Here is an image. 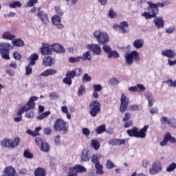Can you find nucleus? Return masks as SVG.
<instances>
[{"instance_id": "nucleus-1", "label": "nucleus", "mask_w": 176, "mask_h": 176, "mask_svg": "<svg viewBox=\"0 0 176 176\" xmlns=\"http://www.w3.org/2000/svg\"><path fill=\"white\" fill-rule=\"evenodd\" d=\"M148 7L147 8L148 12H144L142 14V17H145L146 20L154 19L159 13V9L156 7L153 2H147Z\"/></svg>"}, {"instance_id": "nucleus-2", "label": "nucleus", "mask_w": 176, "mask_h": 176, "mask_svg": "<svg viewBox=\"0 0 176 176\" xmlns=\"http://www.w3.org/2000/svg\"><path fill=\"white\" fill-rule=\"evenodd\" d=\"M54 129L55 131H61L63 134H67L69 126H68V123L63 118H58L55 121Z\"/></svg>"}, {"instance_id": "nucleus-3", "label": "nucleus", "mask_w": 176, "mask_h": 176, "mask_svg": "<svg viewBox=\"0 0 176 176\" xmlns=\"http://www.w3.org/2000/svg\"><path fill=\"white\" fill-rule=\"evenodd\" d=\"M94 36L99 45H105L109 42V36L105 32L96 30L94 32Z\"/></svg>"}, {"instance_id": "nucleus-4", "label": "nucleus", "mask_w": 176, "mask_h": 176, "mask_svg": "<svg viewBox=\"0 0 176 176\" xmlns=\"http://www.w3.org/2000/svg\"><path fill=\"white\" fill-rule=\"evenodd\" d=\"M38 100V97L32 96L30 98L29 101L19 110L18 115H23L24 112H28V111H32L35 108V102Z\"/></svg>"}, {"instance_id": "nucleus-5", "label": "nucleus", "mask_w": 176, "mask_h": 176, "mask_svg": "<svg viewBox=\"0 0 176 176\" xmlns=\"http://www.w3.org/2000/svg\"><path fill=\"white\" fill-rule=\"evenodd\" d=\"M125 63L126 65H132L134 60L137 63L141 61V58H140V54L137 51H133L131 53H126L124 56Z\"/></svg>"}, {"instance_id": "nucleus-6", "label": "nucleus", "mask_w": 176, "mask_h": 176, "mask_svg": "<svg viewBox=\"0 0 176 176\" xmlns=\"http://www.w3.org/2000/svg\"><path fill=\"white\" fill-rule=\"evenodd\" d=\"M89 108L91 109L89 113L92 118H96L101 112V104L98 101H91L89 104Z\"/></svg>"}, {"instance_id": "nucleus-7", "label": "nucleus", "mask_w": 176, "mask_h": 176, "mask_svg": "<svg viewBox=\"0 0 176 176\" xmlns=\"http://www.w3.org/2000/svg\"><path fill=\"white\" fill-rule=\"evenodd\" d=\"M120 101L121 104L120 107V112H122V113H124V112H126V110L127 109V107H129V98H127L126 95L122 94Z\"/></svg>"}, {"instance_id": "nucleus-8", "label": "nucleus", "mask_w": 176, "mask_h": 176, "mask_svg": "<svg viewBox=\"0 0 176 176\" xmlns=\"http://www.w3.org/2000/svg\"><path fill=\"white\" fill-rule=\"evenodd\" d=\"M163 168L162 167V163L160 162H155L153 163L152 168L149 169V173L151 175H155V174H158L161 173Z\"/></svg>"}, {"instance_id": "nucleus-9", "label": "nucleus", "mask_w": 176, "mask_h": 176, "mask_svg": "<svg viewBox=\"0 0 176 176\" xmlns=\"http://www.w3.org/2000/svg\"><path fill=\"white\" fill-rule=\"evenodd\" d=\"M52 24L56 25L58 30H63L65 28L64 24L62 23L61 17L58 15H54L52 18Z\"/></svg>"}, {"instance_id": "nucleus-10", "label": "nucleus", "mask_w": 176, "mask_h": 176, "mask_svg": "<svg viewBox=\"0 0 176 176\" xmlns=\"http://www.w3.org/2000/svg\"><path fill=\"white\" fill-rule=\"evenodd\" d=\"M86 47L88 50H91L96 56H100L101 54V47L98 44H89Z\"/></svg>"}, {"instance_id": "nucleus-11", "label": "nucleus", "mask_w": 176, "mask_h": 176, "mask_svg": "<svg viewBox=\"0 0 176 176\" xmlns=\"http://www.w3.org/2000/svg\"><path fill=\"white\" fill-rule=\"evenodd\" d=\"M37 17H38L43 24H45V25L49 24V15L47 13L38 10L37 12Z\"/></svg>"}, {"instance_id": "nucleus-12", "label": "nucleus", "mask_w": 176, "mask_h": 176, "mask_svg": "<svg viewBox=\"0 0 176 176\" xmlns=\"http://www.w3.org/2000/svg\"><path fill=\"white\" fill-rule=\"evenodd\" d=\"M53 50L52 49V45L50 44H43L41 47V53L43 56H47V54H52Z\"/></svg>"}, {"instance_id": "nucleus-13", "label": "nucleus", "mask_w": 176, "mask_h": 176, "mask_svg": "<svg viewBox=\"0 0 176 176\" xmlns=\"http://www.w3.org/2000/svg\"><path fill=\"white\" fill-rule=\"evenodd\" d=\"M109 145L113 146H120V145H124L126 144L125 139H111L108 142Z\"/></svg>"}, {"instance_id": "nucleus-14", "label": "nucleus", "mask_w": 176, "mask_h": 176, "mask_svg": "<svg viewBox=\"0 0 176 176\" xmlns=\"http://www.w3.org/2000/svg\"><path fill=\"white\" fill-rule=\"evenodd\" d=\"M70 173H86L87 170L85 166L82 165H75L74 167L69 168Z\"/></svg>"}, {"instance_id": "nucleus-15", "label": "nucleus", "mask_w": 176, "mask_h": 176, "mask_svg": "<svg viewBox=\"0 0 176 176\" xmlns=\"http://www.w3.org/2000/svg\"><path fill=\"white\" fill-rule=\"evenodd\" d=\"M149 128V125H145L142 129L139 130L138 129V136L137 138H146V131H148V129Z\"/></svg>"}, {"instance_id": "nucleus-16", "label": "nucleus", "mask_w": 176, "mask_h": 176, "mask_svg": "<svg viewBox=\"0 0 176 176\" xmlns=\"http://www.w3.org/2000/svg\"><path fill=\"white\" fill-rule=\"evenodd\" d=\"M52 50L56 53H65V48L58 43L52 44Z\"/></svg>"}, {"instance_id": "nucleus-17", "label": "nucleus", "mask_w": 176, "mask_h": 176, "mask_svg": "<svg viewBox=\"0 0 176 176\" xmlns=\"http://www.w3.org/2000/svg\"><path fill=\"white\" fill-rule=\"evenodd\" d=\"M161 54L164 57H168V58H174L176 56L175 52L171 50L162 51Z\"/></svg>"}, {"instance_id": "nucleus-18", "label": "nucleus", "mask_w": 176, "mask_h": 176, "mask_svg": "<svg viewBox=\"0 0 176 176\" xmlns=\"http://www.w3.org/2000/svg\"><path fill=\"white\" fill-rule=\"evenodd\" d=\"M154 18L155 27H157V28H163V27H164V20H163V18L160 16H155Z\"/></svg>"}, {"instance_id": "nucleus-19", "label": "nucleus", "mask_w": 176, "mask_h": 176, "mask_svg": "<svg viewBox=\"0 0 176 176\" xmlns=\"http://www.w3.org/2000/svg\"><path fill=\"white\" fill-rule=\"evenodd\" d=\"M144 43H145V41L143 38H138L133 41V46L135 49H142L144 47Z\"/></svg>"}, {"instance_id": "nucleus-20", "label": "nucleus", "mask_w": 176, "mask_h": 176, "mask_svg": "<svg viewBox=\"0 0 176 176\" xmlns=\"http://www.w3.org/2000/svg\"><path fill=\"white\" fill-rule=\"evenodd\" d=\"M80 157L81 159V162H89V160H90V154L87 150L85 149L81 152Z\"/></svg>"}, {"instance_id": "nucleus-21", "label": "nucleus", "mask_w": 176, "mask_h": 176, "mask_svg": "<svg viewBox=\"0 0 176 176\" xmlns=\"http://www.w3.org/2000/svg\"><path fill=\"white\" fill-rule=\"evenodd\" d=\"M57 74V71L53 69H48L42 72L40 74V76H43L44 78H47V76H52V75H56Z\"/></svg>"}, {"instance_id": "nucleus-22", "label": "nucleus", "mask_w": 176, "mask_h": 176, "mask_svg": "<svg viewBox=\"0 0 176 176\" xmlns=\"http://www.w3.org/2000/svg\"><path fill=\"white\" fill-rule=\"evenodd\" d=\"M145 97L146 100H148V106L153 107V104H155V99H153V95L152 94V92L147 91V93L145 95Z\"/></svg>"}, {"instance_id": "nucleus-23", "label": "nucleus", "mask_w": 176, "mask_h": 176, "mask_svg": "<svg viewBox=\"0 0 176 176\" xmlns=\"http://www.w3.org/2000/svg\"><path fill=\"white\" fill-rule=\"evenodd\" d=\"M2 38L7 41H13L16 38V36L10 32L7 31L3 34Z\"/></svg>"}, {"instance_id": "nucleus-24", "label": "nucleus", "mask_w": 176, "mask_h": 176, "mask_svg": "<svg viewBox=\"0 0 176 176\" xmlns=\"http://www.w3.org/2000/svg\"><path fill=\"white\" fill-rule=\"evenodd\" d=\"M12 47L11 44L8 43H1L0 44V52H9Z\"/></svg>"}, {"instance_id": "nucleus-25", "label": "nucleus", "mask_w": 176, "mask_h": 176, "mask_svg": "<svg viewBox=\"0 0 176 176\" xmlns=\"http://www.w3.org/2000/svg\"><path fill=\"white\" fill-rule=\"evenodd\" d=\"M38 58H39V56H38V54H32L29 58H28V61H30V65L31 67H34V65H35L36 64L35 61H36Z\"/></svg>"}, {"instance_id": "nucleus-26", "label": "nucleus", "mask_w": 176, "mask_h": 176, "mask_svg": "<svg viewBox=\"0 0 176 176\" xmlns=\"http://www.w3.org/2000/svg\"><path fill=\"white\" fill-rule=\"evenodd\" d=\"M96 168V174L98 175H104V166L101 164H96L95 165Z\"/></svg>"}, {"instance_id": "nucleus-27", "label": "nucleus", "mask_w": 176, "mask_h": 176, "mask_svg": "<svg viewBox=\"0 0 176 176\" xmlns=\"http://www.w3.org/2000/svg\"><path fill=\"white\" fill-rule=\"evenodd\" d=\"M40 150L41 152H44L45 153H47L50 151V145H49V143L44 142L41 146H40Z\"/></svg>"}, {"instance_id": "nucleus-28", "label": "nucleus", "mask_w": 176, "mask_h": 176, "mask_svg": "<svg viewBox=\"0 0 176 176\" xmlns=\"http://www.w3.org/2000/svg\"><path fill=\"white\" fill-rule=\"evenodd\" d=\"M138 132V128L136 126H133L131 129L126 131V133L129 137H135L137 138V135Z\"/></svg>"}, {"instance_id": "nucleus-29", "label": "nucleus", "mask_w": 176, "mask_h": 176, "mask_svg": "<svg viewBox=\"0 0 176 176\" xmlns=\"http://www.w3.org/2000/svg\"><path fill=\"white\" fill-rule=\"evenodd\" d=\"M101 157H102L101 154H94L91 157V160L96 166V164H100V159H101Z\"/></svg>"}, {"instance_id": "nucleus-30", "label": "nucleus", "mask_w": 176, "mask_h": 176, "mask_svg": "<svg viewBox=\"0 0 176 176\" xmlns=\"http://www.w3.org/2000/svg\"><path fill=\"white\" fill-rule=\"evenodd\" d=\"M126 28H129V23L126 21H122L120 23V31L122 32V34H126V32H129Z\"/></svg>"}, {"instance_id": "nucleus-31", "label": "nucleus", "mask_w": 176, "mask_h": 176, "mask_svg": "<svg viewBox=\"0 0 176 176\" xmlns=\"http://www.w3.org/2000/svg\"><path fill=\"white\" fill-rule=\"evenodd\" d=\"M43 64H44L45 67H52V65H53V58L50 56L44 58L43 59Z\"/></svg>"}, {"instance_id": "nucleus-32", "label": "nucleus", "mask_w": 176, "mask_h": 176, "mask_svg": "<svg viewBox=\"0 0 176 176\" xmlns=\"http://www.w3.org/2000/svg\"><path fill=\"white\" fill-rule=\"evenodd\" d=\"M80 57V60H83V61H85L86 60L91 61V54L90 53V51L83 52L82 56Z\"/></svg>"}, {"instance_id": "nucleus-33", "label": "nucleus", "mask_w": 176, "mask_h": 176, "mask_svg": "<svg viewBox=\"0 0 176 176\" xmlns=\"http://www.w3.org/2000/svg\"><path fill=\"white\" fill-rule=\"evenodd\" d=\"M5 174L8 176H14L16 175V170H14V168H12L11 166H8L6 168Z\"/></svg>"}, {"instance_id": "nucleus-34", "label": "nucleus", "mask_w": 176, "mask_h": 176, "mask_svg": "<svg viewBox=\"0 0 176 176\" xmlns=\"http://www.w3.org/2000/svg\"><path fill=\"white\" fill-rule=\"evenodd\" d=\"M160 122L162 126H170L171 124V120L167 116H163L160 118Z\"/></svg>"}, {"instance_id": "nucleus-35", "label": "nucleus", "mask_w": 176, "mask_h": 176, "mask_svg": "<svg viewBox=\"0 0 176 176\" xmlns=\"http://www.w3.org/2000/svg\"><path fill=\"white\" fill-rule=\"evenodd\" d=\"M12 45L18 47H23L24 46V41L21 38H16L12 40Z\"/></svg>"}, {"instance_id": "nucleus-36", "label": "nucleus", "mask_w": 176, "mask_h": 176, "mask_svg": "<svg viewBox=\"0 0 176 176\" xmlns=\"http://www.w3.org/2000/svg\"><path fill=\"white\" fill-rule=\"evenodd\" d=\"M1 144L3 148H10L11 140L9 138H5L1 141Z\"/></svg>"}, {"instance_id": "nucleus-37", "label": "nucleus", "mask_w": 176, "mask_h": 176, "mask_svg": "<svg viewBox=\"0 0 176 176\" xmlns=\"http://www.w3.org/2000/svg\"><path fill=\"white\" fill-rule=\"evenodd\" d=\"M35 176H46V171L42 168H38L34 171Z\"/></svg>"}, {"instance_id": "nucleus-38", "label": "nucleus", "mask_w": 176, "mask_h": 176, "mask_svg": "<svg viewBox=\"0 0 176 176\" xmlns=\"http://www.w3.org/2000/svg\"><path fill=\"white\" fill-rule=\"evenodd\" d=\"M91 145L94 148V149H95V151H98V149H100V147L101 146L100 142L96 140H91Z\"/></svg>"}, {"instance_id": "nucleus-39", "label": "nucleus", "mask_w": 176, "mask_h": 176, "mask_svg": "<svg viewBox=\"0 0 176 176\" xmlns=\"http://www.w3.org/2000/svg\"><path fill=\"white\" fill-rule=\"evenodd\" d=\"M107 57L108 58H119L120 57V55H119V53H118L116 52V50H113V51H111L109 53L107 54Z\"/></svg>"}, {"instance_id": "nucleus-40", "label": "nucleus", "mask_w": 176, "mask_h": 176, "mask_svg": "<svg viewBox=\"0 0 176 176\" xmlns=\"http://www.w3.org/2000/svg\"><path fill=\"white\" fill-rule=\"evenodd\" d=\"M20 144V138H16L14 140H11L10 148H16Z\"/></svg>"}, {"instance_id": "nucleus-41", "label": "nucleus", "mask_w": 176, "mask_h": 176, "mask_svg": "<svg viewBox=\"0 0 176 176\" xmlns=\"http://www.w3.org/2000/svg\"><path fill=\"white\" fill-rule=\"evenodd\" d=\"M9 6L11 8L14 9L15 8H21V6H23V4L20 1H16L13 3H10Z\"/></svg>"}, {"instance_id": "nucleus-42", "label": "nucleus", "mask_w": 176, "mask_h": 176, "mask_svg": "<svg viewBox=\"0 0 176 176\" xmlns=\"http://www.w3.org/2000/svg\"><path fill=\"white\" fill-rule=\"evenodd\" d=\"M0 54L4 60H10V56H9V51H1Z\"/></svg>"}, {"instance_id": "nucleus-43", "label": "nucleus", "mask_w": 176, "mask_h": 176, "mask_svg": "<svg viewBox=\"0 0 176 176\" xmlns=\"http://www.w3.org/2000/svg\"><path fill=\"white\" fill-rule=\"evenodd\" d=\"M175 168H176V163L173 162L172 164H170L169 166H167L166 171L167 173H173V171H174Z\"/></svg>"}, {"instance_id": "nucleus-44", "label": "nucleus", "mask_w": 176, "mask_h": 176, "mask_svg": "<svg viewBox=\"0 0 176 176\" xmlns=\"http://www.w3.org/2000/svg\"><path fill=\"white\" fill-rule=\"evenodd\" d=\"M165 135L166 136L168 141H169L172 144H175L176 139H175V138H173V136H171V134H170V133H168V132L166 133V134Z\"/></svg>"}, {"instance_id": "nucleus-45", "label": "nucleus", "mask_w": 176, "mask_h": 176, "mask_svg": "<svg viewBox=\"0 0 176 176\" xmlns=\"http://www.w3.org/2000/svg\"><path fill=\"white\" fill-rule=\"evenodd\" d=\"M85 91H86V86L85 85H81L78 88V96H83V94H85Z\"/></svg>"}, {"instance_id": "nucleus-46", "label": "nucleus", "mask_w": 176, "mask_h": 176, "mask_svg": "<svg viewBox=\"0 0 176 176\" xmlns=\"http://www.w3.org/2000/svg\"><path fill=\"white\" fill-rule=\"evenodd\" d=\"M115 167V164L111 161V160H108L106 164V168L107 170H112Z\"/></svg>"}, {"instance_id": "nucleus-47", "label": "nucleus", "mask_w": 176, "mask_h": 176, "mask_svg": "<svg viewBox=\"0 0 176 176\" xmlns=\"http://www.w3.org/2000/svg\"><path fill=\"white\" fill-rule=\"evenodd\" d=\"M50 115V111H46L43 113V114L38 116L37 117L38 120H43V119H45V118H47Z\"/></svg>"}, {"instance_id": "nucleus-48", "label": "nucleus", "mask_w": 176, "mask_h": 176, "mask_svg": "<svg viewBox=\"0 0 176 176\" xmlns=\"http://www.w3.org/2000/svg\"><path fill=\"white\" fill-rule=\"evenodd\" d=\"M106 129H105V125H100L99 126H98L97 129H96V133L98 134H102V133H104Z\"/></svg>"}, {"instance_id": "nucleus-49", "label": "nucleus", "mask_w": 176, "mask_h": 176, "mask_svg": "<svg viewBox=\"0 0 176 176\" xmlns=\"http://www.w3.org/2000/svg\"><path fill=\"white\" fill-rule=\"evenodd\" d=\"M102 45H103L102 50L107 54L112 51V50L111 49V46H109V45H107V43L106 44H102Z\"/></svg>"}, {"instance_id": "nucleus-50", "label": "nucleus", "mask_w": 176, "mask_h": 176, "mask_svg": "<svg viewBox=\"0 0 176 176\" xmlns=\"http://www.w3.org/2000/svg\"><path fill=\"white\" fill-rule=\"evenodd\" d=\"M108 16L110 17V19H115V17H118V14L116 12H115V10L110 9Z\"/></svg>"}, {"instance_id": "nucleus-51", "label": "nucleus", "mask_w": 176, "mask_h": 176, "mask_svg": "<svg viewBox=\"0 0 176 176\" xmlns=\"http://www.w3.org/2000/svg\"><path fill=\"white\" fill-rule=\"evenodd\" d=\"M25 116L28 119H31V118H34V115L35 114V112L34 110H30V111H25Z\"/></svg>"}, {"instance_id": "nucleus-52", "label": "nucleus", "mask_w": 176, "mask_h": 176, "mask_svg": "<svg viewBox=\"0 0 176 176\" xmlns=\"http://www.w3.org/2000/svg\"><path fill=\"white\" fill-rule=\"evenodd\" d=\"M38 3V0H29L27 3L28 8H32V6H35Z\"/></svg>"}, {"instance_id": "nucleus-53", "label": "nucleus", "mask_w": 176, "mask_h": 176, "mask_svg": "<svg viewBox=\"0 0 176 176\" xmlns=\"http://www.w3.org/2000/svg\"><path fill=\"white\" fill-rule=\"evenodd\" d=\"M60 97V95L56 92H52L50 94L49 98L50 100H57Z\"/></svg>"}, {"instance_id": "nucleus-54", "label": "nucleus", "mask_w": 176, "mask_h": 176, "mask_svg": "<svg viewBox=\"0 0 176 176\" xmlns=\"http://www.w3.org/2000/svg\"><path fill=\"white\" fill-rule=\"evenodd\" d=\"M69 63H79L80 61V56H77V57H70L69 58Z\"/></svg>"}, {"instance_id": "nucleus-55", "label": "nucleus", "mask_w": 176, "mask_h": 176, "mask_svg": "<svg viewBox=\"0 0 176 176\" xmlns=\"http://www.w3.org/2000/svg\"><path fill=\"white\" fill-rule=\"evenodd\" d=\"M23 156H25V157H26L27 159H32V157H34V155L31 154V152L27 150H25L23 153Z\"/></svg>"}, {"instance_id": "nucleus-56", "label": "nucleus", "mask_w": 176, "mask_h": 176, "mask_svg": "<svg viewBox=\"0 0 176 176\" xmlns=\"http://www.w3.org/2000/svg\"><path fill=\"white\" fill-rule=\"evenodd\" d=\"M73 72H74V75L76 76H79L80 75H82V74L83 73L82 68H76L74 69Z\"/></svg>"}, {"instance_id": "nucleus-57", "label": "nucleus", "mask_w": 176, "mask_h": 176, "mask_svg": "<svg viewBox=\"0 0 176 176\" xmlns=\"http://www.w3.org/2000/svg\"><path fill=\"white\" fill-rule=\"evenodd\" d=\"M43 133L45 135H50L53 133V130L50 127H47L43 129Z\"/></svg>"}, {"instance_id": "nucleus-58", "label": "nucleus", "mask_w": 176, "mask_h": 176, "mask_svg": "<svg viewBox=\"0 0 176 176\" xmlns=\"http://www.w3.org/2000/svg\"><path fill=\"white\" fill-rule=\"evenodd\" d=\"M66 76L69 78L70 79H74V77L76 76H75V73L74 70H72V71L67 72L66 74Z\"/></svg>"}, {"instance_id": "nucleus-59", "label": "nucleus", "mask_w": 176, "mask_h": 176, "mask_svg": "<svg viewBox=\"0 0 176 176\" xmlns=\"http://www.w3.org/2000/svg\"><path fill=\"white\" fill-rule=\"evenodd\" d=\"M140 106L137 104H131L129 107V111H138Z\"/></svg>"}, {"instance_id": "nucleus-60", "label": "nucleus", "mask_w": 176, "mask_h": 176, "mask_svg": "<svg viewBox=\"0 0 176 176\" xmlns=\"http://www.w3.org/2000/svg\"><path fill=\"white\" fill-rule=\"evenodd\" d=\"M175 31V26H170L166 30V34H173Z\"/></svg>"}, {"instance_id": "nucleus-61", "label": "nucleus", "mask_w": 176, "mask_h": 176, "mask_svg": "<svg viewBox=\"0 0 176 176\" xmlns=\"http://www.w3.org/2000/svg\"><path fill=\"white\" fill-rule=\"evenodd\" d=\"M94 91L98 92V91H101V90H102V86H101V85H93Z\"/></svg>"}, {"instance_id": "nucleus-62", "label": "nucleus", "mask_w": 176, "mask_h": 176, "mask_svg": "<svg viewBox=\"0 0 176 176\" xmlns=\"http://www.w3.org/2000/svg\"><path fill=\"white\" fill-rule=\"evenodd\" d=\"M82 132L85 137H89L90 135V130H89L87 128H82Z\"/></svg>"}, {"instance_id": "nucleus-63", "label": "nucleus", "mask_w": 176, "mask_h": 176, "mask_svg": "<svg viewBox=\"0 0 176 176\" xmlns=\"http://www.w3.org/2000/svg\"><path fill=\"white\" fill-rule=\"evenodd\" d=\"M90 80H91V77L89 76V74H85L83 76L82 82H90Z\"/></svg>"}, {"instance_id": "nucleus-64", "label": "nucleus", "mask_w": 176, "mask_h": 176, "mask_svg": "<svg viewBox=\"0 0 176 176\" xmlns=\"http://www.w3.org/2000/svg\"><path fill=\"white\" fill-rule=\"evenodd\" d=\"M109 83L110 85H119V80H118L116 78H112L109 80Z\"/></svg>"}]
</instances>
